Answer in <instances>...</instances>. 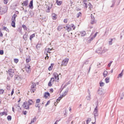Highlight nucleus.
Returning <instances> with one entry per match:
<instances>
[{
	"mask_svg": "<svg viewBox=\"0 0 124 124\" xmlns=\"http://www.w3.org/2000/svg\"><path fill=\"white\" fill-rule=\"evenodd\" d=\"M81 15H82V13H81V12H79L77 14V18H79V17H81Z\"/></svg>",
	"mask_w": 124,
	"mask_h": 124,
	"instance_id": "36",
	"label": "nucleus"
},
{
	"mask_svg": "<svg viewBox=\"0 0 124 124\" xmlns=\"http://www.w3.org/2000/svg\"><path fill=\"white\" fill-rule=\"evenodd\" d=\"M18 80H20V77H19L18 76H16L15 77V80L17 81Z\"/></svg>",
	"mask_w": 124,
	"mask_h": 124,
	"instance_id": "29",
	"label": "nucleus"
},
{
	"mask_svg": "<svg viewBox=\"0 0 124 124\" xmlns=\"http://www.w3.org/2000/svg\"><path fill=\"white\" fill-rule=\"evenodd\" d=\"M98 93L101 95L104 94V93H103V90L102 89H99L98 91Z\"/></svg>",
	"mask_w": 124,
	"mask_h": 124,
	"instance_id": "11",
	"label": "nucleus"
},
{
	"mask_svg": "<svg viewBox=\"0 0 124 124\" xmlns=\"http://www.w3.org/2000/svg\"><path fill=\"white\" fill-rule=\"evenodd\" d=\"M105 84V83H104V82H100V87H103V86H104Z\"/></svg>",
	"mask_w": 124,
	"mask_h": 124,
	"instance_id": "49",
	"label": "nucleus"
},
{
	"mask_svg": "<svg viewBox=\"0 0 124 124\" xmlns=\"http://www.w3.org/2000/svg\"><path fill=\"white\" fill-rule=\"evenodd\" d=\"M115 3H116V1L114 0H112V4L110 6V7H113L114 5H115Z\"/></svg>",
	"mask_w": 124,
	"mask_h": 124,
	"instance_id": "44",
	"label": "nucleus"
},
{
	"mask_svg": "<svg viewBox=\"0 0 124 124\" xmlns=\"http://www.w3.org/2000/svg\"><path fill=\"white\" fill-rule=\"evenodd\" d=\"M44 96L45 97H46V98H47L48 96H50V93H49L48 92H45Z\"/></svg>",
	"mask_w": 124,
	"mask_h": 124,
	"instance_id": "17",
	"label": "nucleus"
},
{
	"mask_svg": "<svg viewBox=\"0 0 124 124\" xmlns=\"http://www.w3.org/2000/svg\"><path fill=\"white\" fill-rule=\"evenodd\" d=\"M6 89L7 90H9L10 89V86L9 85L7 86Z\"/></svg>",
	"mask_w": 124,
	"mask_h": 124,
	"instance_id": "64",
	"label": "nucleus"
},
{
	"mask_svg": "<svg viewBox=\"0 0 124 124\" xmlns=\"http://www.w3.org/2000/svg\"><path fill=\"white\" fill-rule=\"evenodd\" d=\"M0 55H3V50H0Z\"/></svg>",
	"mask_w": 124,
	"mask_h": 124,
	"instance_id": "62",
	"label": "nucleus"
},
{
	"mask_svg": "<svg viewBox=\"0 0 124 124\" xmlns=\"http://www.w3.org/2000/svg\"><path fill=\"white\" fill-rule=\"evenodd\" d=\"M34 36H35V34H32L31 35H30V40H31V39H32V38H33V37H34Z\"/></svg>",
	"mask_w": 124,
	"mask_h": 124,
	"instance_id": "35",
	"label": "nucleus"
},
{
	"mask_svg": "<svg viewBox=\"0 0 124 124\" xmlns=\"http://www.w3.org/2000/svg\"><path fill=\"white\" fill-rule=\"evenodd\" d=\"M23 107L26 110L30 109V105L28 104V102H25L23 104Z\"/></svg>",
	"mask_w": 124,
	"mask_h": 124,
	"instance_id": "6",
	"label": "nucleus"
},
{
	"mask_svg": "<svg viewBox=\"0 0 124 124\" xmlns=\"http://www.w3.org/2000/svg\"><path fill=\"white\" fill-rule=\"evenodd\" d=\"M32 16H33V13L31 11H30L29 12V15L28 16L29 17H32Z\"/></svg>",
	"mask_w": 124,
	"mask_h": 124,
	"instance_id": "20",
	"label": "nucleus"
},
{
	"mask_svg": "<svg viewBox=\"0 0 124 124\" xmlns=\"http://www.w3.org/2000/svg\"><path fill=\"white\" fill-rule=\"evenodd\" d=\"M73 118V115H70V116L69 117V119L68 120H69L70 121H71V119Z\"/></svg>",
	"mask_w": 124,
	"mask_h": 124,
	"instance_id": "50",
	"label": "nucleus"
},
{
	"mask_svg": "<svg viewBox=\"0 0 124 124\" xmlns=\"http://www.w3.org/2000/svg\"><path fill=\"white\" fill-rule=\"evenodd\" d=\"M47 9L46 10V12H47V13H49V12H50V7L49 6H47L46 7Z\"/></svg>",
	"mask_w": 124,
	"mask_h": 124,
	"instance_id": "39",
	"label": "nucleus"
},
{
	"mask_svg": "<svg viewBox=\"0 0 124 124\" xmlns=\"http://www.w3.org/2000/svg\"><path fill=\"white\" fill-rule=\"evenodd\" d=\"M93 115L95 120H96V117H98V110L97 109V106L95 108L93 111Z\"/></svg>",
	"mask_w": 124,
	"mask_h": 124,
	"instance_id": "4",
	"label": "nucleus"
},
{
	"mask_svg": "<svg viewBox=\"0 0 124 124\" xmlns=\"http://www.w3.org/2000/svg\"><path fill=\"white\" fill-rule=\"evenodd\" d=\"M16 71V70H15V69H9L8 71V72L9 73V76H10V77H12L13 76H14V75H15Z\"/></svg>",
	"mask_w": 124,
	"mask_h": 124,
	"instance_id": "3",
	"label": "nucleus"
},
{
	"mask_svg": "<svg viewBox=\"0 0 124 124\" xmlns=\"http://www.w3.org/2000/svg\"><path fill=\"white\" fill-rule=\"evenodd\" d=\"M28 37H29V35L27 34H25L23 35V39L24 40H27Z\"/></svg>",
	"mask_w": 124,
	"mask_h": 124,
	"instance_id": "26",
	"label": "nucleus"
},
{
	"mask_svg": "<svg viewBox=\"0 0 124 124\" xmlns=\"http://www.w3.org/2000/svg\"><path fill=\"white\" fill-rule=\"evenodd\" d=\"M64 23H65V24H66V23H67V19H64L63 20Z\"/></svg>",
	"mask_w": 124,
	"mask_h": 124,
	"instance_id": "63",
	"label": "nucleus"
},
{
	"mask_svg": "<svg viewBox=\"0 0 124 124\" xmlns=\"http://www.w3.org/2000/svg\"><path fill=\"white\" fill-rule=\"evenodd\" d=\"M39 102H40V99H37L36 100V103H39Z\"/></svg>",
	"mask_w": 124,
	"mask_h": 124,
	"instance_id": "57",
	"label": "nucleus"
},
{
	"mask_svg": "<svg viewBox=\"0 0 124 124\" xmlns=\"http://www.w3.org/2000/svg\"><path fill=\"white\" fill-rule=\"evenodd\" d=\"M26 71H27V72H28V73H30V72H31V70L30 69H26Z\"/></svg>",
	"mask_w": 124,
	"mask_h": 124,
	"instance_id": "59",
	"label": "nucleus"
},
{
	"mask_svg": "<svg viewBox=\"0 0 124 124\" xmlns=\"http://www.w3.org/2000/svg\"><path fill=\"white\" fill-rule=\"evenodd\" d=\"M62 97L61 96H60L57 99V102H60V100H61V99H62Z\"/></svg>",
	"mask_w": 124,
	"mask_h": 124,
	"instance_id": "46",
	"label": "nucleus"
},
{
	"mask_svg": "<svg viewBox=\"0 0 124 124\" xmlns=\"http://www.w3.org/2000/svg\"><path fill=\"white\" fill-rule=\"evenodd\" d=\"M17 17V15L14 14L12 17V21H16V18Z\"/></svg>",
	"mask_w": 124,
	"mask_h": 124,
	"instance_id": "12",
	"label": "nucleus"
},
{
	"mask_svg": "<svg viewBox=\"0 0 124 124\" xmlns=\"http://www.w3.org/2000/svg\"><path fill=\"white\" fill-rule=\"evenodd\" d=\"M63 28V26H58V27L57 28V30L60 31H62V30Z\"/></svg>",
	"mask_w": 124,
	"mask_h": 124,
	"instance_id": "23",
	"label": "nucleus"
},
{
	"mask_svg": "<svg viewBox=\"0 0 124 124\" xmlns=\"http://www.w3.org/2000/svg\"><path fill=\"white\" fill-rule=\"evenodd\" d=\"M122 77H123V74L120 73V74L118 75V78H122Z\"/></svg>",
	"mask_w": 124,
	"mask_h": 124,
	"instance_id": "53",
	"label": "nucleus"
},
{
	"mask_svg": "<svg viewBox=\"0 0 124 124\" xmlns=\"http://www.w3.org/2000/svg\"><path fill=\"white\" fill-rule=\"evenodd\" d=\"M35 107H36V108H37V107H38V108H39H39H40V105H39V104H37V103H36V104H35Z\"/></svg>",
	"mask_w": 124,
	"mask_h": 124,
	"instance_id": "52",
	"label": "nucleus"
},
{
	"mask_svg": "<svg viewBox=\"0 0 124 124\" xmlns=\"http://www.w3.org/2000/svg\"><path fill=\"white\" fill-rule=\"evenodd\" d=\"M105 81L106 84H108L110 82V78L107 77L105 78Z\"/></svg>",
	"mask_w": 124,
	"mask_h": 124,
	"instance_id": "15",
	"label": "nucleus"
},
{
	"mask_svg": "<svg viewBox=\"0 0 124 124\" xmlns=\"http://www.w3.org/2000/svg\"><path fill=\"white\" fill-rule=\"evenodd\" d=\"M7 2H8V0H4V4H7Z\"/></svg>",
	"mask_w": 124,
	"mask_h": 124,
	"instance_id": "58",
	"label": "nucleus"
},
{
	"mask_svg": "<svg viewBox=\"0 0 124 124\" xmlns=\"http://www.w3.org/2000/svg\"><path fill=\"white\" fill-rule=\"evenodd\" d=\"M89 64V61H86L85 62H84V63H83V65L84 64Z\"/></svg>",
	"mask_w": 124,
	"mask_h": 124,
	"instance_id": "56",
	"label": "nucleus"
},
{
	"mask_svg": "<svg viewBox=\"0 0 124 124\" xmlns=\"http://www.w3.org/2000/svg\"><path fill=\"white\" fill-rule=\"evenodd\" d=\"M3 93H4V90L3 89H0V94H3Z\"/></svg>",
	"mask_w": 124,
	"mask_h": 124,
	"instance_id": "42",
	"label": "nucleus"
},
{
	"mask_svg": "<svg viewBox=\"0 0 124 124\" xmlns=\"http://www.w3.org/2000/svg\"><path fill=\"white\" fill-rule=\"evenodd\" d=\"M53 50V48H52L51 49L50 48H48V50H47V53H51V52H50V51H52Z\"/></svg>",
	"mask_w": 124,
	"mask_h": 124,
	"instance_id": "54",
	"label": "nucleus"
},
{
	"mask_svg": "<svg viewBox=\"0 0 124 124\" xmlns=\"http://www.w3.org/2000/svg\"><path fill=\"white\" fill-rule=\"evenodd\" d=\"M89 95L86 98L87 100H91V92H89Z\"/></svg>",
	"mask_w": 124,
	"mask_h": 124,
	"instance_id": "14",
	"label": "nucleus"
},
{
	"mask_svg": "<svg viewBox=\"0 0 124 124\" xmlns=\"http://www.w3.org/2000/svg\"><path fill=\"white\" fill-rule=\"evenodd\" d=\"M108 51V49L106 48L105 46H102L100 48H99L97 50H96V53L98 54H104V53H106Z\"/></svg>",
	"mask_w": 124,
	"mask_h": 124,
	"instance_id": "1",
	"label": "nucleus"
},
{
	"mask_svg": "<svg viewBox=\"0 0 124 124\" xmlns=\"http://www.w3.org/2000/svg\"><path fill=\"white\" fill-rule=\"evenodd\" d=\"M16 21H12V23H11V26L12 27H13V28H15L16 26Z\"/></svg>",
	"mask_w": 124,
	"mask_h": 124,
	"instance_id": "19",
	"label": "nucleus"
},
{
	"mask_svg": "<svg viewBox=\"0 0 124 124\" xmlns=\"http://www.w3.org/2000/svg\"><path fill=\"white\" fill-rule=\"evenodd\" d=\"M56 3H57V5H62V1H59V0H57Z\"/></svg>",
	"mask_w": 124,
	"mask_h": 124,
	"instance_id": "21",
	"label": "nucleus"
},
{
	"mask_svg": "<svg viewBox=\"0 0 124 124\" xmlns=\"http://www.w3.org/2000/svg\"><path fill=\"white\" fill-rule=\"evenodd\" d=\"M26 61V62H31V57H28V58H27Z\"/></svg>",
	"mask_w": 124,
	"mask_h": 124,
	"instance_id": "31",
	"label": "nucleus"
},
{
	"mask_svg": "<svg viewBox=\"0 0 124 124\" xmlns=\"http://www.w3.org/2000/svg\"><path fill=\"white\" fill-rule=\"evenodd\" d=\"M2 14H4V12L0 8V15H2Z\"/></svg>",
	"mask_w": 124,
	"mask_h": 124,
	"instance_id": "45",
	"label": "nucleus"
},
{
	"mask_svg": "<svg viewBox=\"0 0 124 124\" xmlns=\"http://www.w3.org/2000/svg\"><path fill=\"white\" fill-rule=\"evenodd\" d=\"M50 81H51V82H54V81H55V78H50Z\"/></svg>",
	"mask_w": 124,
	"mask_h": 124,
	"instance_id": "60",
	"label": "nucleus"
},
{
	"mask_svg": "<svg viewBox=\"0 0 124 124\" xmlns=\"http://www.w3.org/2000/svg\"><path fill=\"white\" fill-rule=\"evenodd\" d=\"M52 18L53 20H56L57 19V15H56V14H52Z\"/></svg>",
	"mask_w": 124,
	"mask_h": 124,
	"instance_id": "16",
	"label": "nucleus"
},
{
	"mask_svg": "<svg viewBox=\"0 0 124 124\" xmlns=\"http://www.w3.org/2000/svg\"><path fill=\"white\" fill-rule=\"evenodd\" d=\"M22 28H23V29H24V30L25 31H27V26L25 25H22Z\"/></svg>",
	"mask_w": 124,
	"mask_h": 124,
	"instance_id": "43",
	"label": "nucleus"
},
{
	"mask_svg": "<svg viewBox=\"0 0 124 124\" xmlns=\"http://www.w3.org/2000/svg\"><path fill=\"white\" fill-rule=\"evenodd\" d=\"M64 28H67L66 30L68 32L72 30V28H71V27L70 26V25H66L65 27H64Z\"/></svg>",
	"mask_w": 124,
	"mask_h": 124,
	"instance_id": "8",
	"label": "nucleus"
},
{
	"mask_svg": "<svg viewBox=\"0 0 124 124\" xmlns=\"http://www.w3.org/2000/svg\"><path fill=\"white\" fill-rule=\"evenodd\" d=\"M83 6L86 8H88V3L86 2V1H83Z\"/></svg>",
	"mask_w": 124,
	"mask_h": 124,
	"instance_id": "28",
	"label": "nucleus"
},
{
	"mask_svg": "<svg viewBox=\"0 0 124 124\" xmlns=\"http://www.w3.org/2000/svg\"><path fill=\"white\" fill-rule=\"evenodd\" d=\"M68 61H69V59L66 58L62 62V65H67V63H68Z\"/></svg>",
	"mask_w": 124,
	"mask_h": 124,
	"instance_id": "5",
	"label": "nucleus"
},
{
	"mask_svg": "<svg viewBox=\"0 0 124 124\" xmlns=\"http://www.w3.org/2000/svg\"><path fill=\"white\" fill-rule=\"evenodd\" d=\"M124 93H120V100H122V99H124Z\"/></svg>",
	"mask_w": 124,
	"mask_h": 124,
	"instance_id": "24",
	"label": "nucleus"
},
{
	"mask_svg": "<svg viewBox=\"0 0 124 124\" xmlns=\"http://www.w3.org/2000/svg\"><path fill=\"white\" fill-rule=\"evenodd\" d=\"M95 21L94 20V19H91V24L94 25V24H95Z\"/></svg>",
	"mask_w": 124,
	"mask_h": 124,
	"instance_id": "40",
	"label": "nucleus"
},
{
	"mask_svg": "<svg viewBox=\"0 0 124 124\" xmlns=\"http://www.w3.org/2000/svg\"><path fill=\"white\" fill-rule=\"evenodd\" d=\"M29 7L31 9H32L33 8V1L31 0L30 1V4H29Z\"/></svg>",
	"mask_w": 124,
	"mask_h": 124,
	"instance_id": "10",
	"label": "nucleus"
},
{
	"mask_svg": "<svg viewBox=\"0 0 124 124\" xmlns=\"http://www.w3.org/2000/svg\"><path fill=\"white\" fill-rule=\"evenodd\" d=\"M90 122H91V118H88L86 121L87 124H89V123H90Z\"/></svg>",
	"mask_w": 124,
	"mask_h": 124,
	"instance_id": "55",
	"label": "nucleus"
},
{
	"mask_svg": "<svg viewBox=\"0 0 124 124\" xmlns=\"http://www.w3.org/2000/svg\"><path fill=\"white\" fill-rule=\"evenodd\" d=\"M28 105H32L33 104V101H32V100H29L28 101Z\"/></svg>",
	"mask_w": 124,
	"mask_h": 124,
	"instance_id": "18",
	"label": "nucleus"
},
{
	"mask_svg": "<svg viewBox=\"0 0 124 124\" xmlns=\"http://www.w3.org/2000/svg\"><path fill=\"white\" fill-rule=\"evenodd\" d=\"M79 35H80V34H81V36H85V35H86V31H82L81 32H79V34H78Z\"/></svg>",
	"mask_w": 124,
	"mask_h": 124,
	"instance_id": "13",
	"label": "nucleus"
},
{
	"mask_svg": "<svg viewBox=\"0 0 124 124\" xmlns=\"http://www.w3.org/2000/svg\"><path fill=\"white\" fill-rule=\"evenodd\" d=\"M88 5L89 6V9H90V10H91L93 8V5H92V4H91V3H89Z\"/></svg>",
	"mask_w": 124,
	"mask_h": 124,
	"instance_id": "32",
	"label": "nucleus"
},
{
	"mask_svg": "<svg viewBox=\"0 0 124 124\" xmlns=\"http://www.w3.org/2000/svg\"><path fill=\"white\" fill-rule=\"evenodd\" d=\"M28 3H29V1L28 0H26V1H24L23 2V5H24L25 6H27V5H28Z\"/></svg>",
	"mask_w": 124,
	"mask_h": 124,
	"instance_id": "25",
	"label": "nucleus"
},
{
	"mask_svg": "<svg viewBox=\"0 0 124 124\" xmlns=\"http://www.w3.org/2000/svg\"><path fill=\"white\" fill-rule=\"evenodd\" d=\"M7 118L8 121H10L11 120H12V117H11V116L10 115H8Z\"/></svg>",
	"mask_w": 124,
	"mask_h": 124,
	"instance_id": "38",
	"label": "nucleus"
},
{
	"mask_svg": "<svg viewBox=\"0 0 124 124\" xmlns=\"http://www.w3.org/2000/svg\"><path fill=\"white\" fill-rule=\"evenodd\" d=\"M67 93H68V89H66L65 91L62 94V97H64V96L67 94Z\"/></svg>",
	"mask_w": 124,
	"mask_h": 124,
	"instance_id": "9",
	"label": "nucleus"
},
{
	"mask_svg": "<svg viewBox=\"0 0 124 124\" xmlns=\"http://www.w3.org/2000/svg\"><path fill=\"white\" fill-rule=\"evenodd\" d=\"M54 66V64L52 63L51 64V66H49L48 67V70H51L52 68H53V66Z\"/></svg>",
	"mask_w": 124,
	"mask_h": 124,
	"instance_id": "33",
	"label": "nucleus"
},
{
	"mask_svg": "<svg viewBox=\"0 0 124 124\" xmlns=\"http://www.w3.org/2000/svg\"><path fill=\"white\" fill-rule=\"evenodd\" d=\"M19 62V59H14V62L16 63H17V62Z\"/></svg>",
	"mask_w": 124,
	"mask_h": 124,
	"instance_id": "47",
	"label": "nucleus"
},
{
	"mask_svg": "<svg viewBox=\"0 0 124 124\" xmlns=\"http://www.w3.org/2000/svg\"><path fill=\"white\" fill-rule=\"evenodd\" d=\"M51 82L52 81L50 80L49 82H48V87H52V83Z\"/></svg>",
	"mask_w": 124,
	"mask_h": 124,
	"instance_id": "51",
	"label": "nucleus"
},
{
	"mask_svg": "<svg viewBox=\"0 0 124 124\" xmlns=\"http://www.w3.org/2000/svg\"><path fill=\"white\" fill-rule=\"evenodd\" d=\"M94 37H93V36L92 37V35L90 36V39H89V41H92V40H93V39H94Z\"/></svg>",
	"mask_w": 124,
	"mask_h": 124,
	"instance_id": "41",
	"label": "nucleus"
},
{
	"mask_svg": "<svg viewBox=\"0 0 124 124\" xmlns=\"http://www.w3.org/2000/svg\"><path fill=\"white\" fill-rule=\"evenodd\" d=\"M70 26L71 27V29H73V30H75L76 28V27L75 26V25H74V24H71Z\"/></svg>",
	"mask_w": 124,
	"mask_h": 124,
	"instance_id": "34",
	"label": "nucleus"
},
{
	"mask_svg": "<svg viewBox=\"0 0 124 124\" xmlns=\"http://www.w3.org/2000/svg\"><path fill=\"white\" fill-rule=\"evenodd\" d=\"M36 90V84L34 82H32L31 87V93H34Z\"/></svg>",
	"mask_w": 124,
	"mask_h": 124,
	"instance_id": "2",
	"label": "nucleus"
},
{
	"mask_svg": "<svg viewBox=\"0 0 124 124\" xmlns=\"http://www.w3.org/2000/svg\"><path fill=\"white\" fill-rule=\"evenodd\" d=\"M3 30L6 31H7L8 32H9V30L7 29V28L4 27L3 28Z\"/></svg>",
	"mask_w": 124,
	"mask_h": 124,
	"instance_id": "37",
	"label": "nucleus"
},
{
	"mask_svg": "<svg viewBox=\"0 0 124 124\" xmlns=\"http://www.w3.org/2000/svg\"><path fill=\"white\" fill-rule=\"evenodd\" d=\"M23 113L24 115H27V114L28 113V111H27V110H25L23 111Z\"/></svg>",
	"mask_w": 124,
	"mask_h": 124,
	"instance_id": "61",
	"label": "nucleus"
},
{
	"mask_svg": "<svg viewBox=\"0 0 124 124\" xmlns=\"http://www.w3.org/2000/svg\"><path fill=\"white\" fill-rule=\"evenodd\" d=\"M26 68L27 69H30V70H31V66H30V65H27L26 66Z\"/></svg>",
	"mask_w": 124,
	"mask_h": 124,
	"instance_id": "48",
	"label": "nucleus"
},
{
	"mask_svg": "<svg viewBox=\"0 0 124 124\" xmlns=\"http://www.w3.org/2000/svg\"><path fill=\"white\" fill-rule=\"evenodd\" d=\"M110 41H109L108 42V45H112V44H113V39H109Z\"/></svg>",
	"mask_w": 124,
	"mask_h": 124,
	"instance_id": "30",
	"label": "nucleus"
},
{
	"mask_svg": "<svg viewBox=\"0 0 124 124\" xmlns=\"http://www.w3.org/2000/svg\"><path fill=\"white\" fill-rule=\"evenodd\" d=\"M103 74L104 77H106L107 76V74H108V72H107V71L105 70V71H104Z\"/></svg>",
	"mask_w": 124,
	"mask_h": 124,
	"instance_id": "27",
	"label": "nucleus"
},
{
	"mask_svg": "<svg viewBox=\"0 0 124 124\" xmlns=\"http://www.w3.org/2000/svg\"><path fill=\"white\" fill-rule=\"evenodd\" d=\"M53 76L54 77L55 81V82H59V75L57 73H53Z\"/></svg>",
	"mask_w": 124,
	"mask_h": 124,
	"instance_id": "7",
	"label": "nucleus"
},
{
	"mask_svg": "<svg viewBox=\"0 0 124 124\" xmlns=\"http://www.w3.org/2000/svg\"><path fill=\"white\" fill-rule=\"evenodd\" d=\"M0 116H3L4 115H5V116H7V112H0Z\"/></svg>",
	"mask_w": 124,
	"mask_h": 124,
	"instance_id": "22",
	"label": "nucleus"
}]
</instances>
